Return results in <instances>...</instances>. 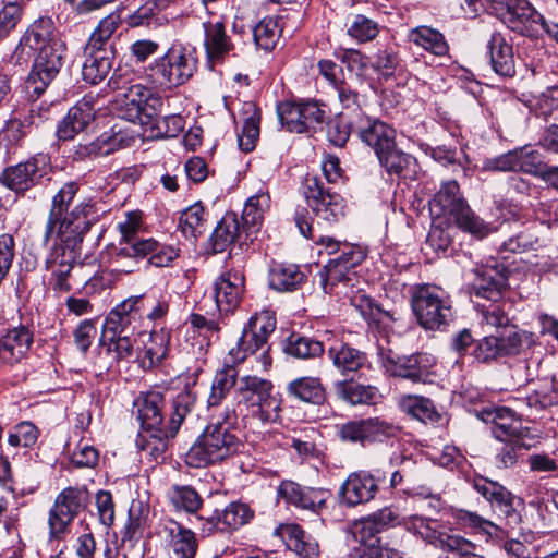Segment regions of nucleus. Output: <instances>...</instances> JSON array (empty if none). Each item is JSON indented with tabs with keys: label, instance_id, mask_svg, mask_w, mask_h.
<instances>
[{
	"label": "nucleus",
	"instance_id": "1",
	"mask_svg": "<svg viewBox=\"0 0 558 558\" xmlns=\"http://www.w3.org/2000/svg\"><path fill=\"white\" fill-rule=\"evenodd\" d=\"M24 43L37 54L26 81L29 94L39 97L56 78L63 65L65 44L59 37L50 17H39L24 33Z\"/></svg>",
	"mask_w": 558,
	"mask_h": 558
},
{
	"label": "nucleus",
	"instance_id": "2",
	"mask_svg": "<svg viewBox=\"0 0 558 558\" xmlns=\"http://www.w3.org/2000/svg\"><path fill=\"white\" fill-rule=\"evenodd\" d=\"M235 409L227 407L216 422L206 426L202 435L186 453V463L193 468H203L220 462L240 449L241 442L230 428L236 424Z\"/></svg>",
	"mask_w": 558,
	"mask_h": 558
},
{
	"label": "nucleus",
	"instance_id": "3",
	"mask_svg": "<svg viewBox=\"0 0 558 558\" xmlns=\"http://www.w3.org/2000/svg\"><path fill=\"white\" fill-rule=\"evenodd\" d=\"M196 49L182 43H173L162 57L145 68L148 83L159 90H172L184 85L197 71Z\"/></svg>",
	"mask_w": 558,
	"mask_h": 558
},
{
	"label": "nucleus",
	"instance_id": "4",
	"mask_svg": "<svg viewBox=\"0 0 558 558\" xmlns=\"http://www.w3.org/2000/svg\"><path fill=\"white\" fill-rule=\"evenodd\" d=\"M238 417L257 418L263 423H274L281 411L280 400L274 393L270 380L256 375L239 378L235 387V405Z\"/></svg>",
	"mask_w": 558,
	"mask_h": 558
},
{
	"label": "nucleus",
	"instance_id": "5",
	"mask_svg": "<svg viewBox=\"0 0 558 558\" xmlns=\"http://www.w3.org/2000/svg\"><path fill=\"white\" fill-rule=\"evenodd\" d=\"M430 210L437 216H448L454 219L457 226L477 239H483L494 231L469 207L460 193L456 181L442 183L439 191L429 202Z\"/></svg>",
	"mask_w": 558,
	"mask_h": 558
},
{
	"label": "nucleus",
	"instance_id": "6",
	"mask_svg": "<svg viewBox=\"0 0 558 558\" xmlns=\"http://www.w3.org/2000/svg\"><path fill=\"white\" fill-rule=\"evenodd\" d=\"M412 308L418 324L428 330L449 325L453 312L449 295L436 286H420L412 295Z\"/></svg>",
	"mask_w": 558,
	"mask_h": 558
},
{
	"label": "nucleus",
	"instance_id": "7",
	"mask_svg": "<svg viewBox=\"0 0 558 558\" xmlns=\"http://www.w3.org/2000/svg\"><path fill=\"white\" fill-rule=\"evenodd\" d=\"M161 97L142 83L131 84L125 92L119 93L116 108L119 116L133 123L147 125L159 116Z\"/></svg>",
	"mask_w": 558,
	"mask_h": 558
},
{
	"label": "nucleus",
	"instance_id": "8",
	"mask_svg": "<svg viewBox=\"0 0 558 558\" xmlns=\"http://www.w3.org/2000/svg\"><path fill=\"white\" fill-rule=\"evenodd\" d=\"M78 190L80 184L77 182H65L52 196L49 214L61 220L70 218L74 229H76V234L84 235L89 230L92 221L96 217V205L92 198L86 197L69 210Z\"/></svg>",
	"mask_w": 558,
	"mask_h": 558
},
{
	"label": "nucleus",
	"instance_id": "9",
	"mask_svg": "<svg viewBox=\"0 0 558 558\" xmlns=\"http://www.w3.org/2000/svg\"><path fill=\"white\" fill-rule=\"evenodd\" d=\"M493 436L502 445L496 450L494 464L497 469H510L518 462L521 451L530 450L533 437L530 428L522 426L521 422H495L492 427Z\"/></svg>",
	"mask_w": 558,
	"mask_h": 558
},
{
	"label": "nucleus",
	"instance_id": "10",
	"mask_svg": "<svg viewBox=\"0 0 558 558\" xmlns=\"http://www.w3.org/2000/svg\"><path fill=\"white\" fill-rule=\"evenodd\" d=\"M473 487L492 505L494 512L504 520L508 531L519 527L523 509L520 498L499 483L483 477L474 480Z\"/></svg>",
	"mask_w": 558,
	"mask_h": 558
},
{
	"label": "nucleus",
	"instance_id": "11",
	"mask_svg": "<svg viewBox=\"0 0 558 558\" xmlns=\"http://www.w3.org/2000/svg\"><path fill=\"white\" fill-rule=\"evenodd\" d=\"M50 159L46 154H36L14 166L7 167L0 174V183L16 195L25 193L40 184L47 174Z\"/></svg>",
	"mask_w": 558,
	"mask_h": 558
},
{
	"label": "nucleus",
	"instance_id": "12",
	"mask_svg": "<svg viewBox=\"0 0 558 558\" xmlns=\"http://www.w3.org/2000/svg\"><path fill=\"white\" fill-rule=\"evenodd\" d=\"M337 434L343 442L364 446L397 437L399 427L380 417H368L349 421L340 425Z\"/></svg>",
	"mask_w": 558,
	"mask_h": 558
},
{
	"label": "nucleus",
	"instance_id": "13",
	"mask_svg": "<svg viewBox=\"0 0 558 558\" xmlns=\"http://www.w3.org/2000/svg\"><path fill=\"white\" fill-rule=\"evenodd\" d=\"M304 195L315 215L326 222H337L345 215V204L341 195L324 186L318 177L307 175L304 181Z\"/></svg>",
	"mask_w": 558,
	"mask_h": 558
},
{
	"label": "nucleus",
	"instance_id": "14",
	"mask_svg": "<svg viewBox=\"0 0 558 558\" xmlns=\"http://www.w3.org/2000/svg\"><path fill=\"white\" fill-rule=\"evenodd\" d=\"M89 500L87 489L84 487H68L56 498L49 513L50 534L60 537L71 524L73 519L85 509Z\"/></svg>",
	"mask_w": 558,
	"mask_h": 558
},
{
	"label": "nucleus",
	"instance_id": "15",
	"mask_svg": "<svg viewBox=\"0 0 558 558\" xmlns=\"http://www.w3.org/2000/svg\"><path fill=\"white\" fill-rule=\"evenodd\" d=\"M364 259V254L352 246L344 245L342 253L330 259L322 271L319 281L325 293L337 292L339 286H349L355 279L354 268Z\"/></svg>",
	"mask_w": 558,
	"mask_h": 558
},
{
	"label": "nucleus",
	"instance_id": "16",
	"mask_svg": "<svg viewBox=\"0 0 558 558\" xmlns=\"http://www.w3.org/2000/svg\"><path fill=\"white\" fill-rule=\"evenodd\" d=\"M530 341L526 332L510 329L501 336L484 337L473 351L478 362L487 363L504 356L519 354L523 345Z\"/></svg>",
	"mask_w": 558,
	"mask_h": 558
},
{
	"label": "nucleus",
	"instance_id": "17",
	"mask_svg": "<svg viewBox=\"0 0 558 558\" xmlns=\"http://www.w3.org/2000/svg\"><path fill=\"white\" fill-rule=\"evenodd\" d=\"M378 481L366 471L351 473L338 492L339 502L345 507H356L373 500L378 493Z\"/></svg>",
	"mask_w": 558,
	"mask_h": 558
},
{
	"label": "nucleus",
	"instance_id": "18",
	"mask_svg": "<svg viewBox=\"0 0 558 558\" xmlns=\"http://www.w3.org/2000/svg\"><path fill=\"white\" fill-rule=\"evenodd\" d=\"M170 558H194L197 551L195 533L181 523L167 520L159 532Z\"/></svg>",
	"mask_w": 558,
	"mask_h": 558
},
{
	"label": "nucleus",
	"instance_id": "19",
	"mask_svg": "<svg viewBox=\"0 0 558 558\" xmlns=\"http://www.w3.org/2000/svg\"><path fill=\"white\" fill-rule=\"evenodd\" d=\"M278 495L288 504L313 512H319L330 498L328 489L301 487L292 481H283L278 487Z\"/></svg>",
	"mask_w": 558,
	"mask_h": 558
},
{
	"label": "nucleus",
	"instance_id": "20",
	"mask_svg": "<svg viewBox=\"0 0 558 558\" xmlns=\"http://www.w3.org/2000/svg\"><path fill=\"white\" fill-rule=\"evenodd\" d=\"M401 524L398 510L391 506L384 507L354 523V533L361 543L378 544L377 535Z\"/></svg>",
	"mask_w": 558,
	"mask_h": 558
},
{
	"label": "nucleus",
	"instance_id": "21",
	"mask_svg": "<svg viewBox=\"0 0 558 558\" xmlns=\"http://www.w3.org/2000/svg\"><path fill=\"white\" fill-rule=\"evenodd\" d=\"M34 341L33 332L23 325L9 329L0 337V364L14 365L29 351Z\"/></svg>",
	"mask_w": 558,
	"mask_h": 558
},
{
	"label": "nucleus",
	"instance_id": "22",
	"mask_svg": "<svg viewBox=\"0 0 558 558\" xmlns=\"http://www.w3.org/2000/svg\"><path fill=\"white\" fill-rule=\"evenodd\" d=\"M486 56L492 69L501 77L515 74V60L512 45L501 33L493 32L486 43Z\"/></svg>",
	"mask_w": 558,
	"mask_h": 558
},
{
	"label": "nucleus",
	"instance_id": "23",
	"mask_svg": "<svg viewBox=\"0 0 558 558\" xmlns=\"http://www.w3.org/2000/svg\"><path fill=\"white\" fill-rule=\"evenodd\" d=\"M75 253L73 248L62 244L54 245L46 258V269L51 272V284L54 290L68 292L71 286L68 278L73 269Z\"/></svg>",
	"mask_w": 558,
	"mask_h": 558
},
{
	"label": "nucleus",
	"instance_id": "24",
	"mask_svg": "<svg viewBox=\"0 0 558 558\" xmlns=\"http://www.w3.org/2000/svg\"><path fill=\"white\" fill-rule=\"evenodd\" d=\"M244 276L238 270L222 274L215 283V300L220 312H231L240 303Z\"/></svg>",
	"mask_w": 558,
	"mask_h": 558
},
{
	"label": "nucleus",
	"instance_id": "25",
	"mask_svg": "<svg viewBox=\"0 0 558 558\" xmlns=\"http://www.w3.org/2000/svg\"><path fill=\"white\" fill-rule=\"evenodd\" d=\"M129 144V140L121 134V130L105 132L95 141L74 146L73 158L75 160L94 159L107 156Z\"/></svg>",
	"mask_w": 558,
	"mask_h": 558
},
{
	"label": "nucleus",
	"instance_id": "26",
	"mask_svg": "<svg viewBox=\"0 0 558 558\" xmlns=\"http://www.w3.org/2000/svg\"><path fill=\"white\" fill-rule=\"evenodd\" d=\"M510 29L521 35L534 36L542 31L544 16L530 3L523 0L501 21Z\"/></svg>",
	"mask_w": 558,
	"mask_h": 558
},
{
	"label": "nucleus",
	"instance_id": "27",
	"mask_svg": "<svg viewBox=\"0 0 558 558\" xmlns=\"http://www.w3.org/2000/svg\"><path fill=\"white\" fill-rule=\"evenodd\" d=\"M357 134L363 143L374 149L376 156L392 147L396 142V131L391 126L371 118L359 122Z\"/></svg>",
	"mask_w": 558,
	"mask_h": 558
},
{
	"label": "nucleus",
	"instance_id": "28",
	"mask_svg": "<svg viewBox=\"0 0 558 558\" xmlns=\"http://www.w3.org/2000/svg\"><path fill=\"white\" fill-rule=\"evenodd\" d=\"M85 61L82 66V77L85 82L93 85L102 82L110 73L113 66V49H88L85 46Z\"/></svg>",
	"mask_w": 558,
	"mask_h": 558
},
{
	"label": "nucleus",
	"instance_id": "29",
	"mask_svg": "<svg viewBox=\"0 0 558 558\" xmlns=\"http://www.w3.org/2000/svg\"><path fill=\"white\" fill-rule=\"evenodd\" d=\"M384 365L392 376L420 383L427 378L430 361L426 353H417L399 359L397 362L388 357Z\"/></svg>",
	"mask_w": 558,
	"mask_h": 558
},
{
	"label": "nucleus",
	"instance_id": "30",
	"mask_svg": "<svg viewBox=\"0 0 558 558\" xmlns=\"http://www.w3.org/2000/svg\"><path fill=\"white\" fill-rule=\"evenodd\" d=\"M204 47L206 51L207 62L213 68L215 63L222 62L233 49V44L226 34L222 22L205 23Z\"/></svg>",
	"mask_w": 558,
	"mask_h": 558
},
{
	"label": "nucleus",
	"instance_id": "31",
	"mask_svg": "<svg viewBox=\"0 0 558 558\" xmlns=\"http://www.w3.org/2000/svg\"><path fill=\"white\" fill-rule=\"evenodd\" d=\"M94 118L95 110L90 101L82 99L70 108L68 114L58 125L57 135L59 140L69 141L74 138L76 134L85 130Z\"/></svg>",
	"mask_w": 558,
	"mask_h": 558
},
{
	"label": "nucleus",
	"instance_id": "32",
	"mask_svg": "<svg viewBox=\"0 0 558 558\" xmlns=\"http://www.w3.org/2000/svg\"><path fill=\"white\" fill-rule=\"evenodd\" d=\"M54 238H60L62 245L70 247L71 243L75 245L81 242L83 235L76 234V229L70 218L61 220L48 214L45 226L36 234V240L43 247H47Z\"/></svg>",
	"mask_w": 558,
	"mask_h": 558
},
{
	"label": "nucleus",
	"instance_id": "33",
	"mask_svg": "<svg viewBox=\"0 0 558 558\" xmlns=\"http://www.w3.org/2000/svg\"><path fill=\"white\" fill-rule=\"evenodd\" d=\"M207 350L203 343H186L178 352L179 376H184L187 385H195L206 364Z\"/></svg>",
	"mask_w": 558,
	"mask_h": 558
},
{
	"label": "nucleus",
	"instance_id": "34",
	"mask_svg": "<svg viewBox=\"0 0 558 558\" xmlns=\"http://www.w3.org/2000/svg\"><path fill=\"white\" fill-rule=\"evenodd\" d=\"M333 366L342 374L350 375L361 369L367 362L366 354L350 344L336 340L327 350Z\"/></svg>",
	"mask_w": 558,
	"mask_h": 558
},
{
	"label": "nucleus",
	"instance_id": "35",
	"mask_svg": "<svg viewBox=\"0 0 558 558\" xmlns=\"http://www.w3.org/2000/svg\"><path fill=\"white\" fill-rule=\"evenodd\" d=\"M165 397L160 391H148L142 395L135 407L142 429L158 428L163 426L162 408Z\"/></svg>",
	"mask_w": 558,
	"mask_h": 558
},
{
	"label": "nucleus",
	"instance_id": "36",
	"mask_svg": "<svg viewBox=\"0 0 558 558\" xmlns=\"http://www.w3.org/2000/svg\"><path fill=\"white\" fill-rule=\"evenodd\" d=\"M305 280V275L295 264L272 263L268 272L269 287L278 292L296 290Z\"/></svg>",
	"mask_w": 558,
	"mask_h": 558
},
{
	"label": "nucleus",
	"instance_id": "37",
	"mask_svg": "<svg viewBox=\"0 0 558 558\" xmlns=\"http://www.w3.org/2000/svg\"><path fill=\"white\" fill-rule=\"evenodd\" d=\"M380 166L390 175H397L399 178H412L416 171V160L410 154H407L399 149L396 142L392 147L384 150L377 156Z\"/></svg>",
	"mask_w": 558,
	"mask_h": 558
},
{
	"label": "nucleus",
	"instance_id": "38",
	"mask_svg": "<svg viewBox=\"0 0 558 558\" xmlns=\"http://www.w3.org/2000/svg\"><path fill=\"white\" fill-rule=\"evenodd\" d=\"M399 407L403 413L425 424H437L442 418L434 402L422 396H402L399 399Z\"/></svg>",
	"mask_w": 558,
	"mask_h": 558
},
{
	"label": "nucleus",
	"instance_id": "39",
	"mask_svg": "<svg viewBox=\"0 0 558 558\" xmlns=\"http://www.w3.org/2000/svg\"><path fill=\"white\" fill-rule=\"evenodd\" d=\"M287 547L301 558H317L318 543L296 524H287L280 529Z\"/></svg>",
	"mask_w": 558,
	"mask_h": 558
},
{
	"label": "nucleus",
	"instance_id": "40",
	"mask_svg": "<svg viewBox=\"0 0 558 558\" xmlns=\"http://www.w3.org/2000/svg\"><path fill=\"white\" fill-rule=\"evenodd\" d=\"M174 436L170 435V427L166 428H148L142 429L136 445L138 449L149 456L153 460L159 461L165 459V453L168 450L169 440Z\"/></svg>",
	"mask_w": 558,
	"mask_h": 558
},
{
	"label": "nucleus",
	"instance_id": "41",
	"mask_svg": "<svg viewBox=\"0 0 558 558\" xmlns=\"http://www.w3.org/2000/svg\"><path fill=\"white\" fill-rule=\"evenodd\" d=\"M165 7L155 0H148L126 19L130 27H147L158 29L168 24L169 19Z\"/></svg>",
	"mask_w": 558,
	"mask_h": 558
},
{
	"label": "nucleus",
	"instance_id": "42",
	"mask_svg": "<svg viewBox=\"0 0 558 558\" xmlns=\"http://www.w3.org/2000/svg\"><path fill=\"white\" fill-rule=\"evenodd\" d=\"M197 396L191 387H186L173 397L168 426L170 435L175 436L183 421L193 413Z\"/></svg>",
	"mask_w": 558,
	"mask_h": 558
},
{
	"label": "nucleus",
	"instance_id": "43",
	"mask_svg": "<svg viewBox=\"0 0 558 558\" xmlns=\"http://www.w3.org/2000/svg\"><path fill=\"white\" fill-rule=\"evenodd\" d=\"M270 208V196L266 189H260L250 196L244 204L242 220L246 229L258 230L264 221L266 211Z\"/></svg>",
	"mask_w": 558,
	"mask_h": 558
},
{
	"label": "nucleus",
	"instance_id": "44",
	"mask_svg": "<svg viewBox=\"0 0 558 558\" xmlns=\"http://www.w3.org/2000/svg\"><path fill=\"white\" fill-rule=\"evenodd\" d=\"M244 122L241 133L238 135L239 147L245 153L255 148L259 137L260 112L254 102L243 105Z\"/></svg>",
	"mask_w": 558,
	"mask_h": 558
},
{
	"label": "nucleus",
	"instance_id": "45",
	"mask_svg": "<svg viewBox=\"0 0 558 558\" xmlns=\"http://www.w3.org/2000/svg\"><path fill=\"white\" fill-rule=\"evenodd\" d=\"M238 371L233 365H225L218 369L211 383L210 392L207 399L209 408L218 407L226 399L229 391L236 387Z\"/></svg>",
	"mask_w": 558,
	"mask_h": 558
},
{
	"label": "nucleus",
	"instance_id": "46",
	"mask_svg": "<svg viewBox=\"0 0 558 558\" xmlns=\"http://www.w3.org/2000/svg\"><path fill=\"white\" fill-rule=\"evenodd\" d=\"M99 355L106 354L108 366L133 356V343L128 335L108 336L104 335L100 339Z\"/></svg>",
	"mask_w": 558,
	"mask_h": 558
},
{
	"label": "nucleus",
	"instance_id": "47",
	"mask_svg": "<svg viewBox=\"0 0 558 558\" xmlns=\"http://www.w3.org/2000/svg\"><path fill=\"white\" fill-rule=\"evenodd\" d=\"M289 395L304 402L319 404L325 400V388L318 377L305 376L289 383Z\"/></svg>",
	"mask_w": 558,
	"mask_h": 558
},
{
	"label": "nucleus",
	"instance_id": "48",
	"mask_svg": "<svg viewBox=\"0 0 558 558\" xmlns=\"http://www.w3.org/2000/svg\"><path fill=\"white\" fill-rule=\"evenodd\" d=\"M506 279L494 268L485 267L477 271L473 282V290L476 295L487 300L496 301L505 287Z\"/></svg>",
	"mask_w": 558,
	"mask_h": 558
},
{
	"label": "nucleus",
	"instance_id": "49",
	"mask_svg": "<svg viewBox=\"0 0 558 558\" xmlns=\"http://www.w3.org/2000/svg\"><path fill=\"white\" fill-rule=\"evenodd\" d=\"M409 40L439 57L447 54L449 49L444 35L427 26H418L412 29L409 34Z\"/></svg>",
	"mask_w": 558,
	"mask_h": 558
},
{
	"label": "nucleus",
	"instance_id": "50",
	"mask_svg": "<svg viewBox=\"0 0 558 558\" xmlns=\"http://www.w3.org/2000/svg\"><path fill=\"white\" fill-rule=\"evenodd\" d=\"M122 17L119 11H113L104 19H101L90 34L87 41L88 49L100 48V49H113L111 46H107L112 35L120 27Z\"/></svg>",
	"mask_w": 558,
	"mask_h": 558
},
{
	"label": "nucleus",
	"instance_id": "51",
	"mask_svg": "<svg viewBox=\"0 0 558 558\" xmlns=\"http://www.w3.org/2000/svg\"><path fill=\"white\" fill-rule=\"evenodd\" d=\"M240 235V225L235 214H226L211 234L215 252H222Z\"/></svg>",
	"mask_w": 558,
	"mask_h": 558
},
{
	"label": "nucleus",
	"instance_id": "52",
	"mask_svg": "<svg viewBox=\"0 0 558 558\" xmlns=\"http://www.w3.org/2000/svg\"><path fill=\"white\" fill-rule=\"evenodd\" d=\"M281 28L275 17H264L253 27L254 43L257 48L271 51L280 37Z\"/></svg>",
	"mask_w": 558,
	"mask_h": 558
},
{
	"label": "nucleus",
	"instance_id": "53",
	"mask_svg": "<svg viewBox=\"0 0 558 558\" xmlns=\"http://www.w3.org/2000/svg\"><path fill=\"white\" fill-rule=\"evenodd\" d=\"M294 220L301 234L307 239H312L315 243L324 246L328 255L335 254L337 252L342 253L343 246L345 244L341 245L338 241L329 236H315L313 232L311 217L308 216V213L305 208H301L295 211Z\"/></svg>",
	"mask_w": 558,
	"mask_h": 558
},
{
	"label": "nucleus",
	"instance_id": "54",
	"mask_svg": "<svg viewBox=\"0 0 558 558\" xmlns=\"http://www.w3.org/2000/svg\"><path fill=\"white\" fill-rule=\"evenodd\" d=\"M351 303L369 323L386 326L388 322L393 320V315L389 311H384L366 294L357 293L351 299Z\"/></svg>",
	"mask_w": 558,
	"mask_h": 558
},
{
	"label": "nucleus",
	"instance_id": "55",
	"mask_svg": "<svg viewBox=\"0 0 558 558\" xmlns=\"http://www.w3.org/2000/svg\"><path fill=\"white\" fill-rule=\"evenodd\" d=\"M205 209L201 203H195L181 213L179 227L185 236L197 238L205 231Z\"/></svg>",
	"mask_w": 558,
	"mask_h": 558
},
{
	"label": "nucleus",
	"instance_id": "56",
	"mask_svg": "<svg viewBox=\"0 0 558 558\" xmlns=\"http://www.w3.org/2000/svg\"><path fill=\"white\" fill-rule=\"evenodd\" d=\"M266 344L267 340L246 325L238 341L236 348H232L229 351V354L232 357V362H242L247 355L254 354L258 350H263Z\"/></svg>",
	"mask_w": 558,
	"mask_h": 558
},
{
	"label": "nucleus",
	"instance_id": "57",
	"mask_svg": "<svg viewBox=\"0 0 558 558\" xmlns=\"http://www.w3.org/2000/svg\"><path fill=\"white\" fill-rule=\"evenodd\" d=\"M401 524L407 531L421 536L423 539L435 546L437 536L440 533V531H438L437 521L415 514L402 518Z\"/></svg>",
	"mask_w": 558,
	"mask_h": 558
},
{
	"label": "nucleus",
	"instance_id": "58",
	"mask_svg": "<svg viewBox=\"0 0 558 558\" xmlns=\"http://www.w3.org/2000/svg\"><path fill=\"white\" fill-rule=\"evenodd\" d=\"M253 515L254 512L243 502H230L222 511H219L222 527L227 532L236 530L248 523Z\"/></svg>",
	"mask_w": 558,
	"mask_h": 558
},
{
	"label": "nucleus",
	"instance_id": "59",
	"mask_svg": "<svg viewBox=\"0 0 558 558\" xmlns=\"http://www.w3.org/2000/svg\"><path fill=\"white\" fill-rule=\"evenodd\" d=\"M338 396L350 404L371 402L375 397V390L371 386H363L352 381H341L336 386Z\"/></svg>",
	"mask_w": 558,
	"mask_h": 558
},
{
	"label": "nucleus",
	"instance_id": "60",
	"mask_svg": "<svg viewBox=\"0 0 558 558\" xmlns=\"http://www.w3.org/2000/svg\"><path fill=\"white\" fill-rule=\"evenodd\" d=\"M541 244L542 241L537 235L536 227L533 226L505 241L501 245V250L510 253H523L536 250Z\"/></svg>",
	"mask_w": 558,
	"mask_h": 558
},
{
	"label": "nucleus",
	"instance_id": "61",
	"mask_svg": "<svg viewBox=\"0 0 558 558\" xmlns=\"http://www.w3.org/2000/svg\"><path fill=\"white\" fill-rule=\"evenodd\" d=\"M325 351L320 341L307 337L291 336L287 352L299 359H313L320 356Z\"/></svg>",
	"mask_w": 558,
	"mask_h": 558
},
{
	"label": "nucleus",
	"instance_id": "62",
	"mask_svg": "<svg viewBox=\"0 0 558 558\" xmlns=\"http://www.w3.org/2000/svg\"><path fill=\"white\" fill-rule=\"evenodd\" d=\"M170 499L175 508L189 513L197 512L203 504L199 494L191 486H174Z\"/></svg>",
	"mask_w": 558,
	"mask_h": 558
},
{
	"label": "nucleus",
	"instance_id": "63",
	"mask_svg": "<svg viewBox=\"0 0 558 558\" xmlns=\"http://www.w3.org/2000/svg\"><path fill=\"white\" fill-rule=\"evenodd\" d=\"M277 111L281 124L290 132H305L302 104H294L290 101L281 102L278 105Z\"/></svg>",
	"mask_w": 558,
	"mask_h": 558
},
{
	"label": "nucleus",
	"instance_id": "64",
	"mask_svg": "<svg viewBox=\"0 0 558 558\" xmlns=\"http://www.w3.org/2000/svg\"><path fill=\"white\" fill-rule=\"evenodd\" d=\"M378 24L362 14L353 15L347 29L348 35L359 43H366L374 39L378 35Z\"/></svg>",
	"mask_w": 558,
	"mask_h": 558
}]
</instances>
